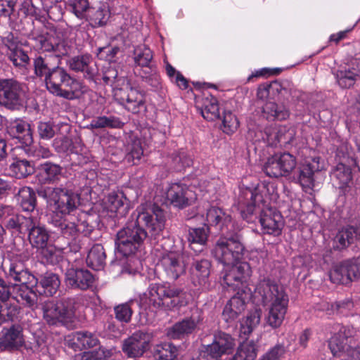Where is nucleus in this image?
<instances>
[{"instance_id":"obj_1","label":"nucleus","mask_w":360,"mask_h":360,"mask_svg":"<svg viewBox=\"0 0 360 360\" xmlns=\"http://www.w3.org/2000/svg\"><path fill=\"white\" fill-rule=\"evenodd\" d=\"M273 184L262 182L254 188L240 190L238 197L239 208L243 219L252 221L254 215L259 214V223L265 234L278 236L281 233V215L270 205L273 198Z\"/></svg>"},{"instance_id":"obj_2","label":"nucleus","mask_w":360,"mask_h":360,"mask_svg":"<svg viewBox=\"0 0 360 360\" xmlns=\"http://www.w3.org/2000/svg\"><path fill=\"white\" fill-rule=\"evenodd\" d=\"M58 63L52 56L39 55L33 60L34 74L44 80L50 93L68 100L78 98L86 91V87Z\"/></svg>"},{"instance_id":"obj_3","label":"nucleus","mask_w":360,"mask_h":360,"mask_svg":"<svg viewBox=\"0 0 360 360\" xmlns=\"http://www.w3.org/2000/svg\"><path fill=\"white\" fill-rule=\"evenodd\" d=\"M263 305L269 304L267 323L274 328L279 327L286 314L289 299L283 287L274 280L265 278L255 288Z\"/></svg>"},{"instance_id":"obj_4","label":"nucleus","mask_w":360,"mask_h":360,"mask_svg":"<svg viewBox=\"0 0 360 360\" xmlns=\"http://www.w3.org/2000/svg\"><path fill=\"white\" fill-rule=\"evenodd\" d=\"M103 80L111 86L114 100L126 110L133 114L146 110L144 94L133 87L126 77H119L116 69L108 68L103 73Z\"/></svg>"},{"instance_id":"obj_5","label":"nucleus","mask_w":360,"mask_h":360,"mask_svg":"<svg viewBox=\"0 0 360 360\" xmlns=\"http://www.w3.org/2000/svg\"><path fill=\"white\" fill-rule=\"evenodd\" d=\"M39 196L47 200L53 209V214L58 215H82L86 217L79 206L80 195L72 190L63 187H46L38 191Z\"/></svg>"},{"instance_id":"obj_6","label":"nucleus","mask_w":360,"mask_h":360,"mask_svg":"<svg viewBox=\"0 0 360 360\" xmlns=\"http://www.w3.org/2000/svg\"><path fill=\"white\" fill-rule=\"evenodd\" d=\"M83 296L63 298L58 302L46 301L42 304L43 317L49 325L72 322L75 313L85 304Z\"/></svg>"},{"instance_id":"obj_7","label":"nucleus","mask_w":360,"mask_h":360,"mask_svg":"<svg viewBox=\"0 0 360 360\" xmlns=\"http://www.w3.org/2000/svg\"><path fill=\"white\" fill-rule=\"evenodd\" d=\"M147 236L146 231L131 220L117 233L116 250L124 257L134 255L143 249Z\"/></svg>"},{"instance_id":"obj_8","label":"nucleus","mask_w":360,"mask_h":360,"mask_svg":"<svg viewBox=\"0 0 360 360\" xmlns=\"http://www.w3.org/2000/svg\"><path fill=\"white\" fill-rule=\"evenodd\" d=\"M87 216L52 214L49 224L57 229L64 238L75 239L79 233L89 236L94 227L87 221Z\"/></svg>"},{"instance_id":"obj_9","label":"nucleus","mask_w":360,"mask_h":360,"mask_svg":"<svg viewBox=\"0 0 360 360\" xmlns=\"http://www.w3.org/2000/svg\"><path fill=\"white\" fill-rule=\"evenodd\" d=\"M11 254L8 269L5 271L7 278L19 283L20 285H30L31 287H37L38 278L24 266V262L28 260L31 255L28 248L25 247L24 243L21 248L13 250Z\"/></svg>"},{"instance_id":"obj_10","label":"nucleus","mask_w":360,"mask_h":360,"mask_svg":"<svg viewBox=\"0 0 360 360\" xmlns=\"http://www.w3.org/2000/svg\"><path fill=\"white\" fill-rule=\"evenodd\" d=\"M131 220L140 227L145 226L152 236L159 235L165 228V211L155 205L141 204L131 216Z\"/></svg>"},{"instance_id":"obj_11","label":"nucleus","mask_w":360,"mask_h":360,"mask_svg":"<svg viewBox=\"0 0 360 360\" xmlns=\"http://www.w3.org/2000/svg\"><path fill=\"white\" fill-rule=\"evenodd\" d=\"M245 247L240 236L235 234L231 236L219 238L213 250L214 257L225 266L235 264L239 262L244 254Z\"/></svg>"},{"instance_id":"obj_12","label":"nucleus","mask_w":360,"mask_h":360,"mask_svg":"<svg viewBox=\"0 0 360 360\" xmlns=\"http://www.w3.org/2000/svg\"><path fill=\"white\" fill-rule=\"evenodd\" d=\"M181 293L182 290L179 288L169 283H163L150 284L145 295L150 307L160 309L164 306L170 307L167 302L168 300H171V307L176 306V303L173 299L179 297Z\"/></svg>"},{"instance_id":"obj_13","label":"nucleus","mask_w":360,"mask_h":360,"mask_svg":"<svg viewBox=\"0 0 360 360\" xmlns=\"http://www.w3.org/2000/svg\"><path fill=\"white\" fill-rule=\"evenodd\" d=\"M223 276V283L233 291L243 292L245 288H249L252 269L246 262H238L226 266Z\"/></svg>"},{"instance_id":"obj_14","label":"nucleus","mask_w":360,"mask_h":360,"mask_svg":"<svg viewBox=\"0 0 360 360\" xmlns=\"http://www.w3.org/2000/svg\"><path fill=\"white\" fill-rule=\"evenodd\" d=\"M329 278L335 284L348 285L360 278V259L352 258L335 264L329 271Z\"/></svg>"},{"instance_id":"obj_15","label":"nucleus","mask_w":360,"mask_h":360,"mask_svg":"<svg viewBox=\"0 0 360 360\" xmlns=\"http://www.w3.org/2000/svg\"><path fill=\"white\" fill-rule=\"evenodd\" d=\"M23 90L22 85L13 79H0V104L8 109H15L22 105Z\"/></svg>"},{"instance_id":"obj_16","label":"nucleus","mask_w":360,"mask_h":360,"mask_svg":"<svg viewBox=\"0 0 360 360\" xmlns=\"http://www.w3.org/2000/svg\"><path fill=\"white\" fill-rule=\"evenodd\" d=\"M150 340V333L143 330L136 331L123 341L122 352L129 358L140 357L148 349Z\"/></svg>"},{"instance_id":"obj_17","label":"nucleus","mask_w":360,"mask_h":360,"mask_svg":"<svg viewBox=\"0 0 360 360\" xmlns=\"http://www.w3.org/2000/svg\"><path fill=\"white\" fill-rule=\"evenodd\" d=\"M233 346V339L231 336L220 332L214 336L212 344L205 347L200 355L205 360H219L221 356L228 353Z\"/></svg>"},{"instance_id":"obj_18","label":"nucleus","mask_w":360,"mask_h":360,"mask_svg":"<svg viewBox=\"0 0 360 360\" xmlns=\"http://www.w3.org/2000/svg\"><path fill=\"white\" fill-rule=\"evenodd\" d=\"M166 200L174 207L183 209L189 205L193 198V193L188 186L182 182L168 184L165 190Z\"/></svg>"},{"instance_id":"obj_19","label":"nucleus","mask_w":360,"mask_h":360,"mask_svg":"<svg viewBox=\"0 0 360 360\" xmlns=\"http://www.w3.org/2000/svg\"><path fill=\"white\" fill-rule=\"evenodd\" d=\"M251 292L250 288H245L243 292L237 291L229 300L222 312V317L226 322L232 323L238 319L245 310L246 301L250 298Z\"/></svg>"},{"instance_id":"obj_20","label":"nucleus","mask_w":360,"mask_h":360,"mask_svg":"<svg viewBox=\"0 0 360 360\" xmlns=\"http://www.w3.org/2000/svg\"><path fill=\"white\" fill-rule=\"evenodd\" d=\"M319 156H308L303 159L300 166L297 181L304 188H311L314 185V173L323 168Z\"/></svg>"},{"instance_id":"obj_21","label":"nucleus","mask_w":360,"mask_h":360,"mask_svg":"<svg viewBox=\"0 0 360 360\" xmlns=\"http://www.w3.org/2000/svg\"><path fill=\"white\" fill-rule=\"evenodd\" d=\"M319 156H308L303 159L300 166L297 181L304 188H311L314 185V173L323 168Z\"/></svg>"},{"instance_id":"obj_22","label":"nucleus","mask_w":360,"mask_h":360,"mask_svg":"<svg viewBox=\"0 0 360 360\" xmlns=\"http://www.w3.org/2000/svg\"><path fill=\"white\" fill-rule=\"evenodd\" d=\"M130 202L122 191L110 192L105 202V207L112 217L118 219L124 217L130 209Z\"/></svg>"},{"instance_id":"obj_23","label":"nucleus","mask_w":360,"mask_h":360,"mask_svg":"<svg viewBox=\"0 0 360 360\" xmlns=\"http://www.w3.org/2000/svg\"><path fill=\"white\" fill-rule=\"evenodd\" d=\"M333 73L340 88H351L360 77L359 63L357 60H352L350 63L340 67Z\"/></svg>"},{"instance_id":"obj_24","label":"nucleus","mask_w":360,"mask_h":360,"mask_svg":"<svg viewBox=\"0 0 360 360\" xmlns=\"http://www.w3.org/2000/svg\"><path fill=\"white\" fill-rule=\"evenodd\" d=\"M35 46L43 52L49 53L48 56H52L56 62L60 61V58L69 53L70 47L67 46L63 41H56L53 37L38 35L34 38Z\"/></svg>"},{"instance_id":"obj_25","label":"nucleus","mask_w":360,"mask_h":360,"mask_svg":"<svg viewBox=\"0 0 360 360\" xmlns=\"http://www.w3.org/2000/svg\"><path fill=\"white\" fill-rule=\"evenodd\" d=\"M160 266L168 278L176 280L181 276L186 270L180 255L176 252H169L164 254L159 261Z\"/></svg>"},{"instance_id":"obj_26","label":"nucleus","mask_w":360,"mask_h":360,"mask_svg":"<svg viewBox=\"0 0 360 360\" xmlns=\"http://www.w3.org/2000/svg\"><path fill=\"white\" fill-rule=\"evenodd\" d=\"M202 321V313L197 309L192 313L190 317L176 323L171 328L169 334L174 339H179L192 333Z\"/></svg>"},{"instance_id":"obj_27","label":"nucleus","mask_w":360,"mask_h":360,"mask_svg":"<svg viewBox=\"0 0 360 360\" xmlns=\"http://www.w3.org/2000/svg\"><path fill=\"white\" fill-rule=\"evenodd\" d=\"M153 55L152 51L145 45L138 46L134 51V60L136 65L148 68L152 77L151 85L158 86L160 84L159 76L156 74L155 66L153 64Z\"/></svg>"},{"instance_id":"obj_28","label":"nucleus","mask_w":360,"mask_h":360,"mask_svg":"<svg viewBox=\"0 0 360 360\" xmlns=\"http://www.w3.org/2000/svg\"><path fill=\"white\" fill-rule=\"evenodd\" d=\"M67 285L73 288L87 290L91 288L95 281L94 275L84 269H70L65 274Z\"/></svg>"},{"instance_id":"obj_29","label":"nucleus","mask_w":360,"mask_h":360,"mask_svg":"<svg viewBox=\"0 0 360 360\" xmlns=\"http://www.w3.org/2000/svg\"><path fill=\"white\" fill-rule=\"evenodd\" d=\"M6 131L13 139H16L23 146L32 142L30 124L22 119L11 120L6 127Z\"/></svg>"},{"instance_id":"obj_30","label":"nucleus","mask_w":360,"mask_h":360,"mask_svg":"<svg viewBox=\"0 0 360 360\" xmlns=\"http://www.w3.org/2000/svg\"><path fill=\"white\" fill-rule=\"evenodd\" d=\"M24 343L22 330L18 325L4 328L0 333V349L18 348Z\"/></svg>"},{"instance_id":"obj_31","label":"nucleus","mask_w":360,"mask_h":360,"mask_svg":"<svg viewBox=\"0 0 360 360\" xmlns=\"http://www.w3.org/2000/svg\"><path fill=\"white\" fill-rule=\"evenodd\" d=\"M338 333H335L330 339L328 347L334 356H341L346 353L347 348L351 343L349 340L351 336L350 330L345 326L338 325Z\"/></svg>"},{"instance_id":"obj_32","label":"nucleus","mask_w":360,"mask_h":360,"mask_svg":"<svg viewBox=\"0 0 360 360\" xmlns=\"http://www.w3.org/2000/svg\"><path fill=\"white\" fill-rule=\"evenodd\" d=\"M207 224L205 226H216L222 232L225 229L229 230V226L231 225V217L223 209L212 206L207 210L206 213Z\"/></svg>"},{"instance_id":"obj_33","label":"nucleus","mask_w":360,"mask_h":360,"mask_svg":"<svg viewBox=\"0 0 360 360\" xmlns=\"http://www.w3.org/2000/svg\"><path fill=\"white\" fill-rule=\"evenodd\" d=\"M27 232L29 233L28 239L32 247L39 249L47 245L49 238V233L44 226L39 225L36 217H33L32 223Z\"/></svg>"},{"instance_id":"obj_34","label":"nucleus","mask_w":360,"mask_h":360,"mask_svg":"<svg viewBox=\"0 0 360 360\" xmlns=\"http://www.w3.org/2000/svg\"><path fill=\"white\" fill-rule=\"evenodd\" d=\"M88 12L89 20L94 27L105 25L110 17V5L104 1H100L91 7Z\"/></svg>"},{"instance_id":"obj_35","label":"nucleus","mask_w":360,"mask_h":360,"mask_svg":"<svg viewBox=\"0 0 360 360\" xmlns=\"http://www.w3.org/2000/svg\"><path fill=\"white\" fill-rule=\"evenodd\" d=\"M262 116L268 121H283L290 117V110L284 105L269 101L262 108Z\"/></svg>"},{"instance_id":"obj_36","label":"nucleus","mask_w":360,"mask_h":360,"mask_svg":"<svg viewBox=\"0 0 360 360\" xmlns=\"http://www.w3.org/2000/svg\"><path fill=\"white\" fill-rule=\"evenodd\" d=\"M356 243L355 226H347L340 229L333 240V248L335 250H343Z\"/></svg>"},{"instance_id":"obj_37","label":"nucleus","mask_w":360,"mask_h":360,"mask_svg":"<svg viewBox=\"0 0 360 360\" xmlns=\"http://www.w3.org/2000/svg\"><path fill=\"white\" fill-rule=\"evenodd\" d=\"M5 218H7L5 226L8 229L25 233L32 223L33 217L14 214L13 210Z\"/></svg>"},{"instance_id":"obj_38","label":"nucleus","mask_w":360,"mask_h":360,"mask_svg":"<svg viewBox=\"0 0 360 360\" xmlns=\"http://www.w3.org/2000/svg\"><path fill=\"white\" fill-rule=\"evenodd\" d=\"M124 122L120 117L115 115H101L94 117L88 125L89 129H121L124 127Z\"/></svg>"},{"instance_id":"obj_39","label":"nucleus","mask_w":360,"mask_h":360,"mask_svg":"<svg viewBox=\"0 0 360 360\" xmlns=\"http://www.w3.org/2000/svg\"><path fill=\"white\" fill-rule=\"evenodd\" d=\"M198 108L202 116L208 121H214L220 117L218 101L213 96L202 98L201 106L198 105Z\"/></svg>"},{"instance_id":"obj_40","label":"nucleus","mask_w":360,"mask_h":360,"mask_svg":"<svg viewBox=\"0 0 360 360\" xmlns=\"http://www.w3.org/2000/svg\"><path fill=\"white\" fill-rule=\"evenodd\" d=\"M11 175L16 179L25 178L34 172V167L30 161L20 158H14L9 166Z\"/></svg>"},{"instance_id":"obj_41","label":"nucleus","mask_w":360,"mask_h":360,"mask_svg":"<svg viewBox=\"0 0 360 360\" xmlns=\"http://www.w3.org/2000/svg\"><path fill=\"white\" fill-rule=\"evenodd\" d=\"M34 288L30 285H18L14 299L25 307L34 309L37 302Z\"/></svg>"},{"instance_id":"obj_42","label":"nucleus","mask_w":360,"mask_h":360,"mask_svg":"<svg viewBox=\"0 0 360 360\" xmlns=\"http://www.w3.org/2000/svg\"><path fill=\"white\" fill-rule=\"evenodd\" d=\"M70 337L72 344L80 349L92 348L99 342L96 335L89 331L74 332Z\"/></svg>"},{"instance_id":"obj_43","label":"nucleus","mask_w":360,"mask_h":360,"mask_svg":"<svg viewBox=\"0 0 360 360\" xmlns=\"http://www.w3.org/2000/svg\"><path fill=\"white\" fill-rule=\"evenodd\" d=\"M105 252L100 244L94 245L89 250L86 257V264L91 269L99 271L103 269L105 264Z\"/></svg>"},{"instance_id":"obj_44","label":"nucleus","mask_w":360,"mask_h":360,"mask_svg":"<svg viewBox=\"0 0 360 360\" xmlns=\"http://www.w3.org/2000/svg\"><path fill=\"white\" fill-rule=\"evenodd\" d=\"M16 199L23 211L32 212L36 207V195L30 187L23 186L19 188Z\"/></svg>"},{"instance_id":"obj_45","label":"nucleus","mask_w":360,"mask_h":360,"mask_svg":"<svg viewBox=\"0 0 360 360\" xmlns=\"http://www.w3.org/2000/svg\"><path fill=\"white\" fill-rule=\"evenodd\" d=\"M14 153L24 152L27 156L37 160L40 158H49L52 155L51 150L39 144H34L33 141L29 143H25L23 146L15 147Z\"/></svg>"},{"instance_id":"obj_46","label":"nucleus","mask_w":360,"mask_h":360,"mask_svg":"<svg viewBox=\"0 0 360 360\" xmlns=\"http://www.w3.org/2000/svg\"><path fill=\"white\" fill-rule=\"evenodd\" d=\"M91 57L89 54L77 56L69 60L70 68L75 72H82L85 77H91L93 70L90 68Z\"/></svg>"},{"instance_id":"obj_47","label":"nucleus","mask_w":360,"mask_h":360,"mask_svg":"<svg viewBox=\"0 0 360 360\" xmlns=\"http://www.w3.org/2000/svg\"><path fill=\"white\" fill-rule=\"evenodd\" d=\"M60 282L57 274L47 272L44 274L39 281V285L44 289L46 296L51 297L55 295L60 286Z\"/></svg>"},{"instance_id":"obj_48","label":"nucleus","mask_w":360,"mask_h":360,"mask_svg":"<svg viewBox=\"0 0 360 360\" xmlns=\"http://www.w3.org/2000/svg\"><path fill=\"white\" fill-rule=\"evenodd\" d=\"M178 349L171 342L158 345L154 352V360H177Z\"/></svg>"},{"instance_id":"obj_49","label":"nucleus","mask_w":360,"mask_h":360,"mask_svg":"<svg viewBox=\"0 0 360 360\" xmlns=\"http://www.w3.org/2000/svg\"><path fill=\"white\" fill-rule=\"evenodd\" d=\"M211 264L207 259H201L195 261L192 268L193 278L195 277L198 278V284L201 285L206 283V280L208 278L210 273Z\"/></svg>"},{"instance_id":"obj_50","label":"nucleus","mask_w":360,"mask_h":360,"mask_svg":"<svg viewBox=\"0 0 360 360\" xmlns=\"http://www.w3.org/2000/svg\"><path fill=\"white\" fill-rule=\"evenodd\" d=\"M39 170L41 177L46 181L51 182L58 178L62 169L60 165L47 161L40 165Z\"/></svg>"},{"instance_id":"obj_51","label":"nucleus","mask_w":360,"mask_h":360,"mask_svg":"<svg viewBox=\"0 0 360 360\" xmlns=\"http://www.w3.org/2000/svg\"><path fill=\"white\" fill-rule=\"evenodd\" d=\"M192 163L191 156L184 150H181L172 155L171 165L176 172H181L186 167H191Z\"/></svg>"},{"instance_id":"obj_52","label":"nucleus","mask_w":360,"mask_h":360,"mask_svg":"<svg viewBox=\"0 0 360 360\" xmlns=\"http://www.w3.org/2000/svg\"><path fill=\"white\" fill-rule=\"evenodd\" d=\"M293 136L292 131L285 125H280L278 128L272 127L271 131V141L274 142V146H276L278 143L285 144L289 143Z\"/></svg>"},{"instance_id":"obj_53","label":"nucleus","mask_w":360,"mask_h":360,"mask_svg":"<svg viewBox=\"0 0 360 360\" xmlns=\"http://www.w3.org/2000/svg\"><path fill=\"white\" fill-rule=\"evenodd\" d=\"M272 131V126L266 127L264 131L259 129H249L248 136L254 143L264 142L268 146H273L274 142L271 141V131Z\"/></svg>"},{"instance_id":"obj_54","label":"nucleus","mask_w":360,"mask_h":360,"mask_svg":"<svg viewBox=\"0 0 360 360\" xmlns=\"http://www.w3.org/2000/svg\"><path fill=\"white\" fill-rule=\"evenodd\" d=\"M261 317V312L259 311H255L250 313L246 319L240 324V336L244 335L246 338L253 330V329L259 323Z\"/></svg>"},{"instance_id":"obj_55","label":"nucleus","mask_w":360,"mask_h":360,"mask_svg":"<svg viewBox=\"0 0 360 360\" xmlns=\"http://www.w3.org/2000/svg\"><path fill=\"white\" fill-rule=\"evenodd\" d=\"M208 233L209 229L207 226L191 228L188 230L187 239L191 245L194 244L203 245L207 240Z\"/></svg>"},{"instance_id":"obj_56","label":"nucleus","mask_w":360,"mask_h":360,"mask_svg":"<svg viewBox=\"0 0 360 360\" xmlns=\"http://www.w3.org/2000/svg\"><path fill=\"white\" fill-rule=\"evenodd\" d=\"M6 55L15 67L25 68L30 63L28 55L20 46L11 51H6Z\"/></svg>"},{"instance_id":"obj_57","label":"nucleus","mask_w":360,"mask_h":360,"mask_svg":"<svg viewBox=\"0 0 360 360\" xmlns=\"http://www.w3.org/2000/svg\"><path fill=\"white\" fill-rule=\"evenodd\" d=\"M124 23L122 29L129 33H134L139 30L141 25L140 16L136 11H130L124 13Z\"/></svg>"},{"instance_id":"obj_58","label":"nucleus","mask_w":360,"mask_h":360,"mask_svg":"<svg viewBox=\"0 0 360 360\" xmlns=\"http://www.w3.org/2000/svg\"><path fill=\"white\" fill-rule=\"evenodd\" d=\"M263 171L269 177L284 176L278 160V154L269 158L263 166Z\"/></svg>"},{"instance_id":"obj_59","label":"nucleus","mask_w":360,"mask_h":360,"mask_svg":"<svg viewBox=\"0 0 360 360\" xmlns=\"http://www.w3.org/2000/svg\"><path fill=\"white\" fill-rule=\"evenodd\" d=\"M278 160L284 176L289 174L297 165L295 157L290 153L278 154Z\"/></svg>"},{"instance_id":"obj_60","label":"nucleus","mask_w":360,"mask_h":360,"mask_svg":"<svg viewBox=\"0 0 360 360\" xmlns=\"http://www.w3.org/2000/svg\"><path fill=\"white\" fill-rule=\"evenodd\" d=\"M132 302L119 304L114 308L115 318L122 323H127L131 321L133 311L130 306Z\"/></svg>"},{"instance_id":"obj_61","label":"nucleus","mask_w":360,"mask_h":360,"mask_svg":"<svg viewBox=\"0 0 360 360\" xmlns=\"http://www.w3.org/2000/svg\"><path fill=\"white\" fill-rule=\"evenodd\" d=\"M239 127L238 118L231 112H224L222 120V130L227 134H233Z\"/></svg>"},{"instance_id":"obj_62","label":"nucleus","mask_w":360,"mask_h":360,"mask_svg":"<svg viewBox=\"0 0 360 360\" xmlns=\"http://www.w3.org/2000/svg\"><path fill=\"white\" fill-rule=\"evenodd\" d=\"M42 262L53 264L59 260V253L55 246L46 245L44 248H39Z\"/></svg>"},{"instance_id":"obj_63","label":"nucleus","mask_w":360,"mask_h":360,"mask_svg":"<svg viewBox=\"0 0 360 360\" xmlns=\"http://www.w3.org/2000/svg\"><path fill=\"white\" fill-rule=\"evenodd\" d=\"M18 15H22L25 18L37 17L40 15V9L34 4L33 0H22Z\"/></svg>"},{"instance_id":"obj_64","label":"nucleus","mask_w":360,"mask_h":360,"mask_svg":"<svg viewBox=\"0 0 360 360\" xmlns=\"http://www.w3.org/2000/svg\"><path fill=\"white\" fill-rule=\"evenodd\" d=\"M68 6L72 12L79 18H83L90 8L88 0H68Z\"/></svg>"}]
</instances>
